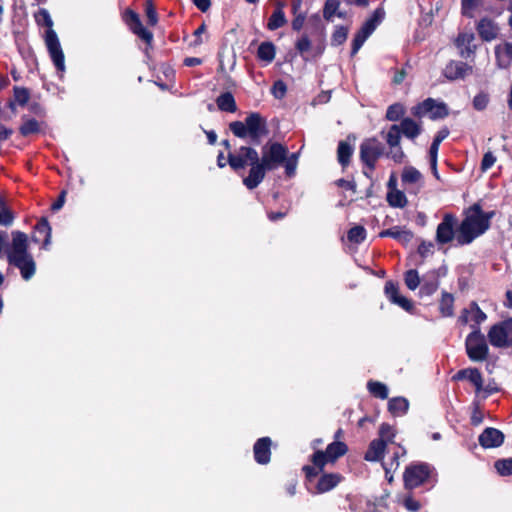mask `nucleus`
<instances>
[{
    "mask_svg": "<svg viewBox=\"0 0 512 512\" xmlns=\"http://www.w3.org/2000/svg\"><path fill=\"white\" fill-rule=\"evenodd\" d=\"M289 150L280 142L268 141L261 149V158L257 150L251 146H241L237 153L228 154L230 168L239 172L250 166L248 175L243 178L247 189L257 188L265 179L266 172L282 166Z\"/></svg>",
    "mask_w": 512,
    "mask_h": 512,
    "instance_id": "1",
    "label": "nucleus"
},
{
    "mask_svg": "<svg viewBox=\"0 0 512 512\" xmlns=\"http://www.w3.org/2000/svg\"><path fill=\"white\" fill-rule=\"evenodd\" d=\"M464 218L457 227L456 241L459 246L471 244L491 227V220L495 211L485 212L480 202H476L464 209Z\"/></svg>",
    "mask_w": 512,
    "mask_h": 512,
    "instance_id": "2",
    "label": "nucleus"
},
{
    "mask_svg": "<svg viewBox=\"0 0 512 512\" xmlns=\"http://www.w3.org/2000/svg\"><path fill=\"white\" fill-rule=\"evenodd\" d=\"M12 241L6 249L8 264L19 269L21 277L28 281L36 273V262L29 252L28 236L22 231H12Z\"/></svg>",
    "mask_w": 512,
    "mask_h": 512,
    "instance_id": "3",
    "label": "nucleus"
},
{
    "mask_svg": "<svg viewBox=\"0 0 512 512\" xmlns=\"http://www.w3.org/2000/svg\"><path fill=\"white\" fill-rule=\"evenodd\" d=\"M348 445L343 441H333L325 450L316 449L310 456L311 464L304 465L302 472L309 482H312L323 472L328 464H335L339 458L348 452Z\"/></svg>",
    "mask_w": 512,
    "mask_h": 512,
    "instance_id": "4",
    "label": "nucleus"
},
{
    "mask_svg": "<svg viewBox=\"0 0 512 512\" xmlns=\"http://www.w3.org/2000/svg\"><path fill=\"white\" fill-rule=\"evenodd\" d=\"M229 129L234 136L241 139L249 137L256 144L269 133L267 120L259 112H250L244 121L231 122Z\"/></svg>",
    "mask_w": 512,
    "mask_h": 512,
    "instance_id": "5",
    "label": "nucleus"
},
{
    "mask_svg": "<svg viewBox=\"0 0 512 512\" xmlns=\"http://www.w3.org/2000/svg\"><path fill=\"white\" fill-rule=\"evenodd\" d=\"M35 20L39 25L47 27L45 35V43L50 55V58L58 72L65 71V56L61 48L60 41L56 32L52 29L53 20L46 9H40L35 14Z\"/></svg>",
    "mask_w": 512,
    "mask_h": 512,
    "instance_id": "6",
    "label": "nucleus"
},
{
    "mask_svg": "<svg viewBox=\"0 0 512 512\" xmlns=\"http://www.w3.org/2000/svg\"><path fill=\"white\" fill-rule=\"evenodd\" d=\"M437 482L435 467L427 462H412L406 466L403 473V483L407 490H413L423 485L434 486Z\"/></svg>",
    "mask_w": 512,
    "mask_h": 512,
    "instance_id": "7",
    "label": "nucleus"
},
{
    "mask_svg": "<svg viewBox=\"0 0 512 512\" xmlns=\"http://www.w3.org/2000/svg\"><path fill=\"white\" fill-rule=\"evenodd\" d=\"M465 350L472 362H483L489 356V346L481 328L475 326L465 339Z\"/></svg>",
    "mask_w": 512,
    "mask_h": 512,
    "instance_id": "8",
    "label": "nucleus"
},
{
    "mask_svg": "<svg viewBox=\"0 0 512 512\" xmlns=\"http://www.w3.org/2000/svg\"><path fill=\"white\" fill-rule=\"evenodd\" d=\"M487 337L493 347H512V317L492 325L488 331Z\"/></svg>",
    "mask_w": 512,
    "mask_h": 512,
    "instance_id": "9",
    "label": "nucleus"
},
{
    "mask_svg": "<svg viewBox=\"0 0 512 512\" xmlns=\"http://www.w3.org/2000/svg\"><path fill=\"white\" fill-rule=\"evenodd\" d=\"M344 480V476L337 472H322L313 480L309 482L305 477V486L309 493L313 495L324 494L335 487H337Z\"/></svg>",
    "mask_w": 512,
    "mask_h": 512,
    "instance_id": "10",
    "label": "nucleus"
},
{
    "mask_svg": "<svg viewBox=\"0 0 512 512\" xmlns=\"http://www.w3.org/2000/svg\"><path fill=\"white\" fill-rule=\"evenodd\" d=\"M411 113L417 118H422L428 114L431 120H438L446 118L449 115V109L446 103L437 102L429 97L413 106Z\"/></svg>",
    "mask_w": 512,
    "mask_h": 512,
    "instance_id": "11",
    "label": "nucleus"
},
{
    "mask_svg": "<svg viewBox=\"0 0 512 512\" xmlns=\"http://www.w3.org/2000/svg\"><path fill=\"white\" fill-rule=\"evenodd\" d=\"M384 150L385 146L377 138H367L360 144V160L366 168L374 171Z\"/></svg>",
    "mask_w": 512,
    "mask_h": 512,
    "instance_id": "12",
    "label": "nucleus"
},
{
    "mask_svg": "<svg viewBox=\"0 0 512 512\" xmlns=\"http://www.w3.org/2000/svg\"><path fill=\"white\" fill-rule=\"evenodd\" d=\"M123 19L131 32L145 42L146 50L152 48L153 33L143 26L139 14L132 9H127L123 15Z\"/></svg>",
    "mask_w": 512,
    "mask_h": 512,
    "instance_id": "13",
    "label": "nucleus"
},
{
    "mask_svg": "<svg viewBox=\"0 0 512 512\" xmlns=\"http://www.w3.org/2000/svg\"><path fill=\"white\" fill-rule=\"evenodd\" d=\"M458 219L452 213L443 215L442 221L436 229L435 240L439 245H445L456 239Z\"/></svg>",
    "mask_w": 512,
    "mask_h": 512,
    "instance_id": "14",
    "label": "nucleus"
},
{
    "mask_svg": "<svg viewBox=\"0 0 512 512\" xmlns=\"http://www.w3.org/2000/svg\"><path fill=\"white\" fill-rule=\"evenodd\" d=\"M475 34L471 31H462L457 34L453 40V44L458 50L460 58L473 60L475 58L478 45L475 44Z\"/></svg>",
    "mask_w": 512,
    "mask_h": 512,
    "instance_id": "15",
    "label": "nucleus"
},
{
    "mask_svg": "<svg viewBox=\"0 0 512 512\" xmlns=\"http://www.w3.org/2000/svg\"><path fill=\"white\" fill-rule=\"evenodd\" d=\"M486 319L487 315L482 311L478 303L476 301H471L467 308L461 310L458 322L460 325L464 326L467 325L469 321H472L473 324H471L470 327L474 330L475 326L480 327Z\"/></svg>",
    "mask_w": 512,
    "mask_h": 512,
    "instance_id": "16",
    "label": "nucleus"
},
{
    "mask_svg": "<svg viewBox=\"0 0 512 512\" xmlns=\"http://www.w3.org/2000/svg\"><path fill=\"white\" fill-rule=\"evenodd\" d=\"M384 293L387 299L395 304L401 307L406 312L412 313L414 310V304L413 302L406 298L405 296L400 295L399 293V286L398 283H395L393 281H387L385 283L384 287Z\"/></svg>",
    "mask_w": 512,
    "mask_h": 512,
    "instance_id": "17",
    "label": "nucleus"
},
{
    "mask_svg": "<svg viewBox=\"0 0 512 512\" xmlns=\"http://www.w3.org/2000/svg\"><path fill=\"white\" fill-rule=\"evenodd\" d=\"M476 31L483 42H491L498 38L500 27L495 20L487 16L480 18L475 25Z\"/></svg>",
    "mask_w": 512,
    "mask_h": 512,
    "instance_id": "18",
    "label": "nucleus"
},
{
    "mask_svg": "<svg viewBox=\"0 0 512 512\" xmlns=\"http://www.w3.org/2000/svg\"><path fill=\"white\" fill-rule=\"evenodd\" d=\"M473 67L466 62L450 60L443 69V76L450 80L455 81L464 79L467 75L472 74Z\"/></svg>",
    "mask_w": 512,
    "mask_h": 512,
    "instance_id": "19",
    "label": "nucleus"
},
{
    "mask_svg": "<svg viewBox=\"0 0 512 512\" xmlns=\"http://www.w3.org/2000/svg\"><path fill=\"white\" fill-rule=\"evenodd\" d=\"M504 440V433L494 427H486L478 437V442L484 449L498 448Z\"/></svg>",
    "mask_w": 512,
    "mask_h": 512,
    "instance_id": "20",
    "label": "nucleus"
},
{
    "mask_svg": "<svg viewBox=\"0 0 512 512\" xmlns=\"http://www.w3.org/2000/svg\"><path fill=\"white\" fill-rule=\"evenodd\" d=\"M51 233L52 229L46 217H41L36 225L34 226V231L31 235V240L34 243H41L42 249H48L51 243Z\"/></svg>",
    "mask_w": 512,
    "mask_h": 512,
    "instance_id": "21",
    "label": "nucleus"
},
{
    "mask_svg": "<svg viewBox=\"0 0 512 512\" xmlns=\"http://www.w3.org/2000/svg\"><path fill=\"white\" fill-rule=\"evenodd\" d=\"M271 446L272 440L268 436L256 440L253 445V455L256 463L267 465L271 461Z\"/></svg>",
    "mask_w": 512,
    "mask_h": 512,
    "instance_id": "22",
    "label": "nucleus"
},
{
    "mask_svg": "<svg viewBox=\"0 0 512 512\" xmlns=\"http://www.w3.org/2000/svg\"><path fill=\"white\" fill-rule=\"evenodd\" d=\"M379 237H390L398 241L403 246H407L414 238V233L407 229L405 226H393L391 228L382 230Z\"/></svg>",
    "mask_w": 512,
    "mask_h": 512,
    "instance_id": "23",
    "label": "nucleus"
},
{
    "mask_svg": "<svg viewBox=\"0 0 512 512\" xmlns=\"http://www.w3.org/2000/svg\"><path fill=\"white\" fill-rule=\"evenodd\" d=\"M495 57L498 67L507 69L512 64V43L504 42L495 46Z\"/></svg>",
    "mask_w": 512,
    "mask_h": 512,
    "instance_id": "24",
    "label": "nucleus"
},
{
    "mask_svg": "<svg viewBox=\"0 0 512 512\" xmlns=\"http://www.w3.org/2000/svg\"><path fill=\"white\" fill-rule=\"evenodd\" d=\"M386 446V440H372L364 454V459L369 462H377L382 460Z\"/></svg>",
    "mask_w": 512,
    "mask_h": 512,
    "instance_id": "25",
    "label": "nucleus"
},
{
    "mask_svg": "<svg viewBox=\"0 0 512 512\" xmlns=\"http://www.w3.org/2000/svg\"><path fill=\"white\" fill-rule=\"evenodd\" d=\"M285 3L282 1H278L276 3V8L271 14L267 22V29L270 31H275L281 27H283L287 23V19L283 8Z\"/></svg>",
    "mask_w": 512,
    "mask_h": 512,
    "instance_id": "26",
    "label": "nucleus"
},
{
    "mask_svg": "<svg viewBox=\"0 0 512 512\" xmlns=\"http://www.w3.org/2000/svg\"><path fill=\"white\" fill-rule=\"evenodd\" d=\"M485 0H461V14L467 18H474L475 11L482 9L489 10Z\"/></svg>",
    "mask_w": 512,
    "mask_h": 512,
    "instance_id": "27",
    "label": "nucleus"
},
{
    "mask_svg": "<svg viewBox=\"0 0 512 512\" xmlns=\"http://www.w3.org/2000/svg\"><path fill=\"white\" fill-rule=\"evenodd\" d=\"M398 126L400 127L401 133L412 140L422 132L421 125L409 117L403 118Z\"/></svg>",
    "mask_w": 512,
    "mask_h": 512,
    "instance_id": "28",
    "label": "nucleus"
},
{
    "mask_svg": "<svg viewBox=\"0 0 512 512\" xmlns=\"http://www.w3.org/2000/svg\"><path fill=\"white\" fill-rule=\"evenodd\" d=\"M409 409V402L405 397H393L388 401V411L394 416H403Z\"/></svg>",
    "mask_w": 512,
    "mask_h": 512,
    "instance_id": "29",
    "label": "nucleus"
},
{
    "mask_svg": "<svg viewBox=\"0 0 512 512\" xmlns=\"http://www.w3.org/2000/svg\"><path fill=\"white\" fill-rule=\"evenodd\" d=\"M216 104L219 110L229 113L237 111V104L233 94L229 91L221 93L217 99Z\"/></svg>",
    "mask_w": 512,
    "mask_h": 512,
    "instance_id": "30",
    "label": "nucleus"
},
{
    "mask_svg": "<svg viewBox=\"0 0 512 512\" xmlns=\"http://www.w3.org/2000/svg\"><path fill=\"white\" fill-rule=\"evenodd\" d=\"M454 296L452 293L443 291L439 301V312L442 317H452L454 315Z\"/></svg>",
    "mask_w": 512,
    "mask_h": 512,
    "instance_id": "31",
    "label": "nucleus"
},
{
    "mask_svg": "<svg viewBox=\"0 0 512 512\" xmlns=\"http://www.w3.org/2000/svg\"><path fill=\"white\" fill-rule=\"evenodd\" d=\"M353 154V147L347 141H340L337 147V159L339 164L346 168L350 162Z\"/></svg>",
    "mask_w": 512,
    "mask_h": 512,
    "instance_id": "32",
    "label": "nucleus"
},
{
    "mask_svg": "<svg viewBox=\"0 0 512 512\" xmlns=\"http://www.w3.org/2000/svg\"><path fill=\"white\" fill-rule=\"evenodd\" d=\"M275 55L276 47L271 41L262 42L257 49V58L267 63H271Z\"/></svg>",
    "mask_w": 512,
    "mask_h": 512,
    "instance_id": "33",
    "label": "nucleus"
},
{
    "mask_svg": "<svg viewBox=\"0 0 512 512\" xmlns=\"http://www.w3.org/2000/svg\"><path fill=\"white\" fill-rule=\"evenodd\" d=\"M386 200L391 207L404 208L408 201L403 191L391 189L388 191Z\"/></svg>",
    "mask_w": 512,
    "mask_h": 512,
    "instance_id": "34",
    "label": "nucleus"
},
{
    "mask_svg": "<svg viewBox=\"0 0 512 512\" xmlns=\"http://www.w3.org/2000/svg\"><path fill=\"white\" fill-rule=\"evenodd\" d=\"M23 123L19 127V133L23 137H27L32 134H37L40 132L39 122L35 118H26V116L22 117Z\"/></svg>",
    "mask_w": 512,
    "mask_h": 512,
    "instance_id": "35",
    "label": "nucleus"
},
{
    "mask_svg": "<svg viewBox=\"0 0 512 512\" xmlns=\"http://www.w3.org/2000/svg\"><path fill=\"white\" fill-rule=\"evenodd\" d=\"M367 390L375 398H379L381 400L388 398V388L380 381L369 380L367 382Z\"/></svg>",
    "mask_w": 512,
    "mask_h": 512,
    "instance_id": "36",
    "label": "nucleus"
},
{
    "mask_svg": "<svg viewBox=\"0 0 512 512\" xmlns=\"http://www.w3.org/2000/svg\"><path fill=\"white\" fill-rule=\"evenodd\" d=\"M15 219L14 212L7 206L5 200L0 196V225L9 227Z\"/></svg>",
    "mask_w": 512,
    "mask_h": 512,
    "instance_id": "37",
    "label": "nucleus"
},
{
    "mask_svg": "<svg viewBox=\"0 0 512 512\" xmlns=\"http://www.w3.org/2000/svg\"><path fill=\"white\" fill-rule=\"evenodd\" d=\"M349 29L346 26L338 25L331 35V45L334 47L344 44L347 40Z\"/></svg>",
    "mask_w": 512,
    "mask_h": 512,
    "instance_id": "38",
    "label": "nucleus"
},
{
    "mask_svg": "<svg viewBox=\"0 0 512 512\" xmlns=\"http://www.w3.org/2000/svg\"><path fill=\"white\" fill-rule=\"evenodd\" d=\"M494 468L498 475L502 477L512 476V457L496 460Z\"/></svg>",
    "mask_w": 512,
    "mask_h": 512,
    "instance_id": "39",
    "label": "nucleus"
},
{
    "mask_svg": "<svg viewBox=\"0 0 512 512\" xmlns=\"http://www.w3.org/2000/svg\"><path fill=\"white\" fill-rule=\"evenodd\" d=\"M347 239L354 244H360L366 239V229L361 225L350 228L347 232Z\"/></svg>",
    "mask_w": 512,
    "mask_h": 512,
    "instance_id": "40",
    "label": "nucleus"
},
{
    "mask_svg": "<svg viewBox=\"0 0 512 512\" xmlns=\"http://www.w3.org/2000/svg\"><path fill=\"white\" fill-rule=\"evenodd\" d=\"M439 288V279L437 276H433L432 279H425L422 285L420 286L419 295L420 296H431L433 295Z\"/></svg>",
    "mask_w": 512,
    "mask_h": 512,
    "instance_id": "41",
    "label": "nucleus"
},
{
    "mask_svg": "<svg viewBox=\"0 0 512 512\" xmlns=\"http://www.w3.org/2000/svg\"><path fill=\"white\" fill-rule=\"evenodd\" d=\"M299 152L289 153L287 154L283 166L285 168V174L287 177L291 178L296 173V168L298 165Z\"/></svg>",
    "mask_w": 512,
    "mask_h": 512,
    "instance_id": "42",
    "label": "nucleus"
},
{
    "mask_svg": "<svg viewBox=\"0 0 512 512\" xmlns=\"http://www.w3.org/2000/svg\"><path fill=\"white\" fill-rule=\"evenodd\" d=\"M405 114V108L401 103H394L387 108L386 119L389 121L396 122L400 120Z\"/></svg>",
    "mask_w": 512,
    "mask_h": 512,
    "instance_id": "43",
    "label": "nucleus"
},
{
    "mask_svg": "<svg viewBox=\"0 0 512 512\" xmlns=\"http://www.w3.org/2000/svg\"><path fill=\"white\" fill-rule=\"evenodd\" d=\"M404 282L409 290H416L420 285V277L418 271L415 269H410L404 274Z\"/></svg>",
    "mask_w": 512,
    "mask_h": 512,
    "instance_id": "44",
    "label": "nucleus"
},
{
    "mask_svg": "<svg viewBox=\"0 0 512 512\" xmlns=\"http://www.w3.org/2000/svg\"><path fill=\"white\" fill-rule=\"evenodd\" d=\"M401 140V130L396 124L392 125L387 133L386 141L391 148L399 147Z\"/></svg>",
    "mask_w": 512,
    "mask_h": 512,
    "instance_id": "45",
    "label": "nucleus"
},
{
    "mask_svg": "<svg viewBox=\"0 0 512 512\" xmlns=\"http://www.w3.org/2000/svg\"><path fill=\"white\" fill-rule=\"evenodd\" d=\"M145 14L147 17V24L149 26L153 27L158 23V13L153 0L145 1Z\"/></svg>",
    "mask_w": 512,
    "mask_h": 512,
    "instance_id": "46",
    "label": "nucleus"
},
{
    "mask_svg": "<svg viewBox=\"0 0 512 512\" xmlns=\"http://www.w3.org/2000/svg\"><path fill=\"white\" fill-rule=\"evenodd\" d=\"M14 99L20 106H25L30 99V91L25 87L15 86L13 88Z\"/></svg>",
    "mask_w": 512,
    "mask_h": 512,
    "instance_id": "47",
    "label": "nucleus"
},
{
    "mask_svg": "<svg viewBox=\"0 0 512 512\" xmlns=\"http://www.w3.org/2000/svg\"><path fill=\"white\" fill-rule=\"evenodd\" d=\"M421 179V173L414 167L404 169L401 180L403 183H416Z\"/></svg>",
    "mask_w": 512,
    "mask_h": 512,
    "instance_id": "48",
    "label": "nucleus"
},
{
    "mask_svg": "<svg viewBox=\"0 0 512 512\" xmlns=\"http://www.w3.org/2000/svg\"><path fill=\"white\" fill-rule=\"evenodd\" d=\"M340 6L339 0H326L323 8V16L327 21H330L336 14Z\"/></svg>",
    "mask_w": 512,
    "mask_h": 512,
    "instance_id": "49",
    "label": "nucleus"
},
{
    "mask_svg": "<svg viewBox=\"0 0 512 512\" xmlns=\"http://www.w3.org/2000/svg\"><path fill=\"white\" fill-rule=\"evenodd\" d=\"M469 379L468 381L474 385L475 390L477 393L481 392L483 390V384L484 379L482 376V373L478 368H474V371H470Z\"/></svg>",
    "mask_w": 512,
    "mask_h": 512,
    "instance_id": "50",
    "label": "nucleus"
},
{
    "mask_svg": "<svg viewBox=\"0 0 512 512\" xmlns=\"http://www.w3.org/2000/svg\"><path fill=\"white\" fill-rule=\"evenodd\" d=\"M367 38L368 37L366 35L362 34L359 30L356 32V34L354 35V38L352 40V43H351V53H350L351 57H354L358 53V51L363 46V44L365 43Z\"/></svg>",
    "mask_w": 512,
    "mask_h": 512,
    "instance_id": "51",
    "label": "nucleus"
},
{
    "mask_svg": "<svg viewBox=\"0 0 512 512\" xmlns=\"http://www.w3.org/2000/svg\"><path fill=\"white\" fill-rule=\"evenodd\" d=\"M377 15L378 10H376L371 18H369L359 29V31L369 37L373 31L376 29L377 26Z\"/></svg>",
    "mask_w": 512,
    "mask_h": 512,
    "instance_id": "52",
    "label": "nucleus"
},
{
    "mask_svg": "<svg viewBox=\"0 0 512 512\" xmlns=\"http://www.w3.org/2000/svg\"><path fill=\"white\" fill-rule=\"evenodd\" d=\"M395 437V431L393 427L388 423H382L379 428V438L386 440V444L388 442H393V438Z\"/></svg>",
    "mask_w": 512,
    "mask_h": 512,
    "instance_id": "53",
    "label": "nucleus"
},
{
    "mask_svg": "<svg viewBox=\"0 0 512 512\" xmlns=\"http://www.w3.org/2000/svg\"><path fill=\"white\" fill-rule=\"evenodd\" d=\"M271 93L277 99H282L287 93V85L283 80H277L273 83Z\"/></svg>",
    "mask_w": 512,
    "mask_h": 512,
    "instance_id": "54",
    "label": "nucleus"
},
{
    "mask_svg": "<svg viewBox=\"0 0 512 512\" xmlns=\"http://www.w3.org/2000/svg\"><path fill=\"white\" fill-rule=\"evenodd\" d=\"M489 103V97L486 93H478L473 99V107L478 111L484 110Z\"/></svg>",
    "mask_w": 512,
    "mask_h": 512,
    "instance_id": "55",
    "label": "nucleus"
},
{
    "mask_svg": "<svg viewBox=\"0 0 512 512\" xmlns=\"http://www.w3.org/2000/svg\"><path fill=\"white\" fill-rule=\"evenodd\" d=\"M434 244L431 241L422 240L418 246L417 252L422 258H426L433 253Z\"/></svg>",
    "mask_w": 512,
    "mask_h": 512,
    "instance_id": "56",
    "label": "nucleus"
},
{
    "mask_svg": "<svg viewBox=\"0 0 512 512\" xmlns=\"http://www.w3.org/2000/svg\"><path fill=\"white\" fill-rule=\"evenodd\" d=\"M495 162H496L495 155L491 151H488L484 154V156L482 158L480 168L482 171L485 172V171L489 170L495 164Z\"/></svg>",
    "mask_w": 512,
    "mask_h": 512,
    "instance_id": "57",
    "label": "nucleus"
},
{
    "mask_svg": "<svg viewBox=\"0 0 512 512\" xmlns=\"http://www.w3.org/2000/svg\"><path fill=\"white\" fill-rule=\"evenodd\" d=\"M403 505L410 512H418L421 509L420 502L410 495L404 498Z\"/></svg>",
    "mask_w": 512,
    "mask_h": 512,
    "instance_id": "58",
    "label": "nucleus"
},
{
    "mask_svg": "<svg viewBox=\"0 0 512 512\" xmlns=\"http://www.w3.org/2000/svg\"><path fill=\"white\" fill-rule=\"evenodd\" d=\"M296 49L301 53H305L311 48V41L307 35H303L295 44Z\"/></svg>",
    "mask_w": 512,
    "mask_h": 512,
    "instance_id": "59",
    "label": "nucleus"
},
{
    "mask_svg": "<svg viewBox=\"0 0 512 512\" xmlns=\"http://www.w3.org/2000/svg\"><path fill=\"white\" fill-rule=\"evenodd\" d=\"M399 454L398 452H395L393 457H392V460H391V463L389 464H383V467L385 469V476L386 478L388 479V481H391L392 480V475H389L390 474V470L392 468H397L399 466Z\"/></svg>",
    "mask_w": 512,
    "mask_h": 512,
    "instance_id": "60",
    "label": "nucleus"
},
{
    "mask_svg": "<svg viewBox=\"0 0 512 512\" xmlns=\"http://www.w3.org/2000/svg\"><path fill=\"white\" fill-rule=\"evenodd\" d=\"M474 368L475 367H469V368H465V369H461V370L457 371L456 374H454V376L452 377V380H454V381L468 380L469 375L471 373L470 371H474Z\"/></svg>",
    "mask_w": 512,
    "mask_h": 512,
    "instance_id": "61",
    "label": "nucleus"
},
{
    "mask_svg": "<svg viewBox=\"0 0 512 512\" xmlns=\"http://www.w3.org/2000/svg\"><path fill=\"white\" fill-rule=\"evenodd\" d=\"M335 184L338 186V187H342V188H345L347 190H351L353 193H356V183L354 181H349V180H346L344 178H340L338 180H336Z\"/></svg>",
    "mask_w": 512,
    "mask_h": 512,
    "instance_id": "62",
    "label": "nucleus"
},
{
    "mask_svg": "<svg viewBox=\"0 0 512 512\" xmlns=\"http://www.w3.org/2000/svg\"><path fill=\"white\" fill-rule=\"evenodd\" d=\"M449 134H450L449 129L447 127H443L434 136V139H433L432 143H434L435 145H439L440 146L441 142L443 140H445L449 136Z\"/></svg>",
    "mask_w": 512,
    "mask_h": 512,
    "instance_id": "63",
    "label": "nucleus"
},
{
    "mask_svg": "<svg viewBox=\"0 0 512 512\" xmlns=\"http://www.w3.org/2000/svg\"><path fill=\"white\" fill-rule=\"evenodd\" d=\"M483 419H484V417H483L482 412L479 410L478 407H476L471 415V418H470L471 425L478 426L483 422Z\"/></svg>",
    "mask_w": 512,
    "mask_h": 512,
    "instance_id": "64",
    "label": "nucleus"
}]
</instances>
